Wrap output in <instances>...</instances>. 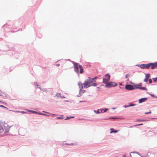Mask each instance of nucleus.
<instances>
[{
  "mask_svg": "<svg viewBox=\"0 0 157 157\" xmlns=\"http://www.w3.org/2000/svg\"><path fill=\"white\" fill-rule=\"evenodd\" d=\"M150 77V75L149 74H147L145 75V78L144 79V82H147L149 78Z\"/></svg>",
  "mask_w": 157,
  "mask_h": 157,
  "instance_id": "obj_10",
  "label": "nucleus"
},
{
  "mask_svg": "<svg viewBox=\"0 0 157 157\" xmlns=\"http://www.w3.org/2000/svg\"><path fill=\"white\" fill-rule=\"evenodd\" d=\"M125 88L126 89L130 90H133L135 89V87H134L133 86L130 85H126Z\"/></svg>",
  "mask_w": 157,
  "mask_h": 157,
  "instance_id": "obj_9",
  "label": "nucleus"
},
{
  "mask_svg": "<svg viewBox=\"0 0 157 157\" xmlns=\"http://www.w3.org/2000/svg\"><path fill=\"white\" fill-rule=\"evenodd\" d=\"M137 121H145L144 120H137Z\"/></svg>",
  "mask_w": 157,
  "mask_h": 157,
  "instance_id": "obj_29",
  "label": "nucleus"
},
{
  "mask_svg": "<svg viewBox=\"0 0 157 157\" xmlns=\"http://www.w3.org/2000/svg\"><path fill=\"white\" fill-rule=\"evenodd\" d=\"M135 105V104H132V103H131L129 105V107L133 106Z\"/></svg>",
  "mask_w": 157,
  "mask_h": 157,
  "instance_id": "obj_19",
  "label": "nucleus"
},
{
  "mask_svg": "<svg viewBox=\"0 0 157 157\" xmlns=\"http://www.w3.org/2000/svg\"><path fill=\"white\" fill-rule=\"evenodd\" d=\"M143 125V124H138L135 125H134V126H139V125Z\"/></svg>",
  "mask_w": 157,
  "mask_h": 157,
  "instance_id": "obj_26",
  "label": "nucleus"
},
{
  "mask_svg": "<svg viewBox=\"0 0 157 157\" xmlns=\"http://www.w3.org/2000/svg\"><path fill=\"white\" fill-rule=\"evenodd\" d=\"M4 103L5 104H6V103Z\"/></svg>",
  "mask_w": 157,
  "mask_h": 157,
  "instance_id": "obj_38",
  "label": "nucleus"
},
{
  "mask_svg": "<svg viewBox=\"0 0 157 157\" xmlns=\"http://www.w3.org/2000/svg\"><path fill=\"white\" fill-rule=\"evenodd\" d=\"M130 76V75L129 74H127L125 76V78H127Z\"/></svg>",
  "mask_w": 157,
  "mask_h": 157,
  "instance_id": "obj_20",
  "label": "nucleus"
},
{
  "mask_svg": "<svg viewBox=\"0 0 157 157\" xmlns=\"http://www.w3.org/2000/svg\"><path fill=\"white\" fill-rule=\"evenodd\" d=\"M78 84L79 88L80 89L79 92L80 94H82L85 91V90L82 89L84 87L83 86V84L81 82H79L78 83Z\"/></svg>",
  "mask_w": 157,
  "mask_h": 157,
  "instance_id": "obj_6",
  "label": "nucleus"
},
{
  "mask_svg": "<svg viewBox=\"0 0 157 157\" xmlns=\"http://www.w3.org/2000/svg\"><path fill=\"white\" fill-rule=\"evenodd\" d=\"M10 127L6 123H3L2 125L0 124V133H2L5 135L8 133Z\"/></svg>",
  "mask_w": 157,
  "mask_h": 157,
  "instance_id": "obj_1",
  "label": "nucleus"
},
{
  "mask_svg": "<svg viewBox=\"0 0 157 157\" xmlns=\"http://www.w3.org/2000/svg\"><path fill=\"white\" fill-rule=\"evenodd\" d=\"M150 67L152 69L157 67V63H149L146 64H143L140 65V67L142 68H149Z\"/></svg>",
  "mask_w": 157,
  "mask_h": 157,
  "instance_id": "obj_2",
  "label": "nucleus"
},
{
  "mask_svg": "<svg viewBox=\"0 0 157 157\" xmlns=\"http://www.w3.org/2000/svg\"><path fill=\"white\" fill-rule=\"evenodd\" d=\"M118 132V131L117 130L114 131H111L110 133H112V132L116 133V132Z\"/></svg>",
  "mask_w": 157,
  "mask_h": 157,
  "instance_id": "obj_24",
  "label": "nucleus"
},
{
  "mask_svg": "<svg viewBox=\"0 0 157 157\" xmlns=\"http://www.w3.org/2000/svg\"><path fill=\"white\" fill-rule=\"evenodd\" d=\"M142 83H140L139 84H137L135 86V88H136L138 89V87H140L142 86Z\"/></svg>",
  "mask_w": 157,
  "mask_h": 157,
  "instance_id": "obj_12",
  "label": "nucleus"
},
{
  "mask_svg": "<svg viewBox=\"0 0 157 157\" xmlns=\"http://www.w3.org/2000/svg\"><path fill=\"white\" fill-rule=\"evenodd\" d=\"M149 83H151L152 82V80L151 78H150L149 80Z\"/></svg>",
  "mask_w": 157,
  "mask_h": 157,
  "instance_id": "obj_21",
  "label": "nucleus"
},
{
  "mask_svg": "<svg viewBox=\"0 0 157 157\" xmlns=\"http://www.w3.org/2000/svg\"><path fill=\"white\" fill-rule=\"evenodd\" d=\"M129 107V105H125L124 106V107L125 108L128 107Z\"/></svg>",
  "mask_w": 157,
  "mask_h": 157,
  "instance_id": "obj_28",
  "label": "nucleus"
},
{
  "mask_svg": "<svg viewBox=\"0 0 157 157\" xmlns=\"http://www.w3.org/2000/svg\"><path fill=\"white\" fill-rule=\"evenodd\" d=\"M74 68L75 71L77 73H78L79 72L78 67L80 68V73L82 74L83 72V69L82 66L80 65H78V63H74Z\"/></svg>",
  "mask_w": 157,
  "mask_h": 157,
  "instance_id": "obj_3",
  "label": "nucleus"
},
{
  "mask_svg": "<svg viewBox=\"0 0 157 157\" xmlns=\"http://www.w3.org/2000/svg\"><path fill=\"white\" fill-rule=\"evenodd\" d=\"M107 109H105V110H104V112H105L106 111H107Z\"/></svg>",
  "mask_w": 157,
  "mask_h": 157,
  "instance_id": "obj_32",
  "label": "nucleus"
},
{
  "mask_svg": "<svg viewBox=\"0 0 157 157\" xmlns=\"http://www.w3.org/2000/svg\"><path fill=\"white\" fill-rule=\"evenodd\" d=\"M110 119H117V118H114V117H111V118H110Z\"/></svg>",
  "mask_w": 157,
  "mask_h": 157,
  "instance_id": "obj_31",
  "label": "nucleus"
},
{
  "mask_svg": "<svg viewBox=\"0 0 157 157\" xmlns=\"http://www.w3.org/2000/svg\"><path fill=\"white\" fill-rule=\"evenodd\" d=\"M21 113H24V112L22 111V112H21Z\"/></svg>",
  "mask_w": 157,
  "mask_h": 157,
  "instance_id": "obj_35",
  "label": "nucleus"
},
{
  "mask_svg": "<svg viewBox=\"0 0 157 157\" xmlns=\"http://www.w3.org/2000/svg\"><path fill=\"white\" fill-rule=\"evenodd\" d=\"M74 117H67V118L66 119H65V120H66L70 119V118H74Z\"/></svg>",
  "mask_w": 157,
  "mask_h": 157,
  "instance_id": "obj_18",
  "label": "nucleus"
},
{
  "mask_svg": "<svg viewBox=\"0 0 157 157\" xmlns=\"http://www.w3.org/2000/svg\"><path fill=\"white\" fill-rule=\"evenodd\" d=\"M0 102H1V101H0Z\"/></svg>",
  "mask_w": 157,
  "mask_h": 157,
  "instance_id": "obj_40",
  "label": "nucleus"
},
{
  "mask_svg": "<svg viewBox=\"0 0 157 157\" xmlns=\"http://www.w3.org/2000/svg\"><path fill=\"white\" fill-rule=\"evenodd\" d=\"M0 107H3V108H7L6 107L4 106L3 105H0Z\"/></svg>",
  "mask_w": 157,
  "mask_h": 157,
  "instance_id": "obj_25",
  "label": "nucleus"
},
{
  "mask_svg": "<svg viewBox=\"0 0 157 157\" xmlns=\"http://www.w3.org/2000/svg\"><path fill=\"white\" fill-rule=\"evenodd\" d=\"M56 65V66H58V67L59 66V65H60L59 63L57 64Z\"/></svg>",
  "mask_w": 157,
  "mask_h": 157,
  "instance_id": "obj_30",
  "label": "nucleus"
},
{
  "mask_svg": "<svg viewBox=\"0 0 157 157\" xmlns=\"http://www.w3.org/2000/svg\"><path fill=\"white\" fill-rule=\"evenodd\" d=\"M153 80L154 82H156L157 81V77L156 78H153Z\"/></svg>",
  "mask_w": 157,
  "mask_h": 157,
  "instance_id": "obj_17",
  "label": "nucleus"
},
{
  "mask_svg": "<svg viewBox=\"0 0 157 157\" xmlns=\"http://www.w3.org/2000/svg\"><path fill=\"white\" fill-rule=\"evenodd\" d=\"M130 156L131 157H145V156L141 157L137 153H135L134 152H132L130 154Z\"/></svg>",
  "mask_w": 157,
  "mask_h": 157,
  "instance_id": "obj_8",
  "label": "nucleus"
},
{
  "mask_svg": "<svg viewBox=\"0 0 157 157\" xmlns=\"http://www.w3.org/2000/svg\"><path fill=\"white\" fill-rule=\"evenodd\" d=\"M97 86V84L95 83H92L91 85V86Z\"/></svg>",
  "mask_w": 157,
  "mask_h": 157,
  "instance_id": "obj_15",
  "label": "nucleus"
},
{
  "mask_svg": "<svg viewBox=\"0 0 157 157\" xmlns=\"http://www.w3.org/2000/svg\"><path fill=\"white\" fill-rule=\"evenodd\" d=\"M56 119H63V116H61L60 117H57L56 118Z\"/></svg>",
  "mask_w": 157,
  "mask_h": 157,
  "instance_id": "obj_14",
  "label": "nucleus"
},
{
  "mask_svg": "<svg viewBox=\"0 0 157 157\" xmlns=\"http://www.w3.org/2000/svg\"><path fill=\"white\" fill-rule=\"evenodd\" d=\"M139 89H141V90H147V88L145 87H138Z\"/></svg>",
  "mask_w": 157,
  "mask_h": 157,
  "instance_id": "obj_13",
  "label": "nucleus"
},
{
  "mask_svg": "<svg viewBox=\"0 0 157 157\" xmlns=\"http://www.w3.org/2000/svg\"><path fill=\"white\" fill-rule=\"evenodd\" d=\"M110 79V76L109 75L107 74L105 75V77L103 79V82L107 84L109 81Z\"/></svg>",
  "mask_w": 157,
  "mask_h": 157,
  "instance_id": "obj_5",
  "label": "nucleus"
},
{
  "mask_svg": "<svg viewBox=\"0 0 157 157\" xmlns=\"http://www.w3.org/2000/svg\"><path fill=\"white\" fill-rule=\"evenodd\" d=\"M147 99V98H143L139 100V103H141L142 102L145 101Z\"/></svg>",
  "mask_w": 157,
  "mask_h": 157,
  "instance_id": "obj_11",
  "label": "nucleus"
},
{
  "mask_svg": "<svg viewBox=\"0 0 157 157\" xmlns=\"http://www.w3.org/2000/svg\"><path fill=\"white\" fill-rule=\"evenodd\" d=\"M130 127H132V126H131Z\"/></svg>",
  "mask_w": 157,
  "mask_h": 157,
  "instance_id": "obj_37",
  "label": "nucleus"
},
{
  "mask_svg": "<svg viewBox=\"0 0 157 157\" xmlns=\"http://www.w3.org/2000/svg\"><path fill=\"white\" fill-rule=\"evenodd\" d=\"M117 84L114 82H110L106 84L105 86L107 87H110L116 86Z\"/></svg>",
  "mask_w": 157,
  "mask_h": 157,
  "instance_id": "obj_7",
  "label": "nucleus"
},
{
  "mask_svg": "<svg viewBox=\"0 0 157 157\" xmlns=\"http://www.w3.org/2000/svg\"><path fill=\"white\" fill-rule=\"evenodd\" d=\"M31 112L32 113H36V114L39 113L38 112H37L35 111H32Z\"/></svg>",
  "mask_w": 157,
  "mask_h": 157,
  "instance_id": "obj_22",
  "label": "nucleus"
},
{
  "mask_svg": "<svg viewBox=\"0 0 157 157\" xmlns=\"http://www.w3.org/2000/svg\"><path fill=\"white\" fill-rule=\"evenodd\" d=\"M113 128H111V131H113V130H113Z\"/></svg>",
  "mask_w": 157,
  "mask_h": 157,
  "instance_id": "obj_34",
  "label": "nucleus"
},
{
  "mask_svg": "<svg viewBox=\"0 0 157 157\" xmlns=\"http://www.w3.org/2000/svg\"><path fill=\"white\" fill-rule=\"evenodd\" d=\"M151 113V112L150 111L149 112H146L145 113V114H148V113Z\"/></svg>",
  "mask_w": 157,
  "mask_h": 157,
  "instance_id": "obj_27",
  "label": "nucleus"
},
{
  "mask_svg": "<svg viewBox=\"0 0 157 157\" xmlns=\"http://www.w3.org/2000/svg\"><path fill=\"white\" fill-rule=\"evenodd\" d=\"M39 114H40V115H45V116H49L48 115H47L46 114H44V113H38Z\"/></svg>",
  "mask_w": 157,
  "mask_h": 157,
  "instance_id": "obj_23",
  "label": "nucleus"
},
{
  "mask_svg": "<svg viewBox=\"0 0 157 157\" xmlns=\"http://www.w3.org/2000/svg\"><path fill=\"white\" fill-rule=\"evenodd\" d=\"M56 96L58 97H61V94L59 93H58L56 94Z\"/></svg>",
  "mask_w": 157,
  "mask_h": 157,
  "instance_id": "obj_16",
  "label": "nucleus"
},
{
  "mask_svg": "<svg viewBox=\"0 0 157 157\" xmlns=\"http://www.w3.org/2000/svg\"><path fill=\"white\" fill-rule=\"evenodd\" d=\"M96 78H97V77H95L94 78H93L92 79H94H94H96Z\"/></svg>",
  "mask_w": 157,
  "mask_h": 157,
  "instance_id": "obj_33",
  "label": "nucleus"
},
{
  "mask_svg": "<svg viewBox=\"0 0 157 157\" xmlns=\"http://www.w3.org/2000/svg\"><path fill=\"white\" fill-rule=\"evenodd\" d=\"M53 115H56L55 114H53Z\"/></svg>",
  "mask_w": 157,
  "mask_h": 157,
  "instance_id": "obj_39",
  "label": "nucleus"
},
{
  "mask_svg": "<svg viewBox=\"0 0 157 157\" xmlns=\"http://www.w3.org/2000/svg\"><path fill=\"white\" fill-rule=\"evenodd\" d=\"M99 113V112L98 111H97V113Z\"/></svg>",
  "mask_w": 157,
  "mask_h": 157,
  "instance_id": "obj_36",
  "label": "nucleus"
},
{
  "mask_svg": "<svg viewBox=\"0 0 157 157\" xmlns=\"http://www.w3.org/2000/svg\"><path fill=\"white\" fill-rule=\"evenodd\" d=\"M94 81V79H91V78H89L88 79L86 80L84 82V83L83 84V86L84 88H87L89 86H91V85L90 84L91 83Z\"/></svg>",
  "mask_w": 157,
  "mask_h": 157,
  "instance_id": "obj_4",
  "label": "nucleus"
}]
</instances>
